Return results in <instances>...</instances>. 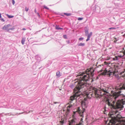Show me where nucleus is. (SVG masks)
Instances as JSON below:
<instances>
[{
  "label": "nucleus",
  "mask_w": 125,
  "mask_h": 125,
  "mask_svg": "<svg viewBox=\"0 0 125 125\" xmlns=\"http://www.w3.org/2000/svg\"><path fill=\"white\" fill-rule=\"evenodd\" d=\"M36 14H37V15L39 17H40V15H39V13L37 12Z\"/></svg>",
  "instance_id": "31"
},
{
  "label": "nucleus",
  "mask_w": 125,
  "mask_h": 125,
  "mask_svg": "<svg viewBox=\"0 0 125 125\" xmlns=\"http://www.w3.org/2000/svg\"><path fill=\"white\" fill-rule=\"evenodd\" d=\"M85 45V44L84 43H81L79 44L78 45V46H84Z\"/></svg>",
  "instance_id": "17"
},
{
  "label": "nucleus",
  "mask_w": 125,
  "mask_h": 125,
  "mask_svg": "<svg viewBox=\"0 0 125 125\" xmlns=\"http://www.w3.org/2000/svg\"><path fill=\"white\" fill-rule=\"evenodd\" d=\"M0 20L1 21L3 22H4L5 21V20L1 18H0Z\"/></svg>",
  "instance_id": "25"
},
{
  "label": "nucleus",
  "mask_w": 125,
  "mask_h": 125,
  "mask_svg": "<svg viewBox=\"0 0 125 125\" xmlns=\"http://www.w3.org/2000/svg\"><path fill=\"white\" fill-rule=\"evenodd\" d=\"M22 30L23 31H24L26 30V29L25 28H23L22 29Z\"/></svg>",
  "instance_id": "33"
},
{
  "label": "nucleus",
  "mask_w": 125,
  "mask_h": 125,
  "mask_svg": "<svg viewBox=\"0 0 125 125\" xmlns=\"http://www.w3.org/2000/svg\"><path fill=\"white\" fill-rule=\"evenodd\" d=\"M115 29V28H114V27H112V28H110L109 29V30H111V29Z\"/></svg>",
  "instance_id": "28"
},
{
  "label": "nucleus",
  "mask_w": 125,
  "mask_h": 125,
  "mask_svg": "<svg viewBox=\"0 0 125 125\" xmlns=\"http://www.w3.org/2000/svg\"><path fill=\"white\" fill-rule=\"evenodd\" d=\"M23 113H24L23 112H22V113H20L19 114H23Z\"/></svg>",
  "instance_id": "35"
},
{
  "label": "nucleus",
  "mask_w": 125,
  "mask_h": 125,
  "mask_svg": "<svg viewBox=\"0 0 125 125\" xmlns=\"http://www.w3.org/2000/svg\"><path fill=\"white\" fill-rule=\"evenodd\" d=\"M34 12H35V13H37V11H36V9H35V10H34Z\"/></svg>",
  "instance_id": "32"
},
{
  "label": "nucleus",
  "mask_w": 125,
  "mask_h": 125,
  "mask_svg": "<svg viewBox=\"0 0 125 125\" xmlns=\"http://www.w3.org/2000/svg\"><path fill=\"white\" fill-rule=\"evenodd\" d=\"M75 122V121H74V120H73V122Z\"/></svg>",
  "instance_id": "38"
},
{
  "label": "nucleus",
  "mask_w": 125,
  "mask_h": 125,
  "mask_svg": "<svg viewBox=\"0 0 125 125\" xmlns=\"http://www.w3.org/2000/svg\"><path fill=\"white\" fill-rule=\"evenodd\" d=\"M7 114H6L5 115H7Z\"/></svg>",
  "instance_id": "37"
},
{
  "label": "nucleus",
  "mask_w": 125,
  "mask_h": 125,
  "mask_svg": "<svg viewBox=\"0 0 125 125\" xmlns=\"http://www.w3.org/2000/svg\"><path fill=\"white\" fill-rule=\"evenodd\" d=\"M56 75L58 77H59L61 76L60 73L59 71H58L56 73Z\"/></svg>",
  "instance_id": "11"
},
{
  "label": "nucleus",
  "mask_w": 125,
  "mask_h": 125,
  "mask_svg": "<svg viewBox=\"0 0 125 125\" xmlns=\"http://www.w3.org/2000/svg\"><path fill=\"white\" fill-rule=\"evenodd\" d=\"M11 26V25L10 24H8L7 25H5L3 27L2 29H3L7 31H9V28Z\"/></svg>",
  "instance_id": "6"
},
{
  "label": "nucleus",
  "mask_w": 125,
  "mask_h": 125,
  "mask_svg": "<svg viewBox=\"0 0 125 125\" xmlns=\"http://www.w3.org/2000/svg\"><path fill=\"white\" fill-rule=\"evenodd\" d=\"M25 10L26 11H27L28 10V9L27 8H25Z\"/></svg>",
  "instance_id": "29"
},
{
  "label": "nucleus",
  "mask_w": 125,
  "mask_h": 125,
  "mask_svg": "<svg viewBox=\"0 0 125 125\" xmlns=\"http://www.w3.org/2000/svg\"><path fill=\"white\" fill-rule=\"evenodd\" d=\"M73 118H74V119H76L75 118H74V117H73Z\"/></svg>",
  "instance_id": "36"
},
{
  "label": "nucleus",
  "mask_w": 125,
  "mask_h": 125,
  "mask_svg": "<svg viewBox=\"0 0 125 125\" xmlns=\"http://www.w3.org/2000/svg\"><path fill=\"white\" fill-rule=\"evenodd\" d=\"M124 106L120 105H118L116 106L114 109V110L113 111V113L115 114L116 116H118L119 115L120 112L119 111L122 110H123Z\"/></svg>",
  "instance_id": "2"
},
{
  "label": "nucleus",
  "mask_w": 125,
  "mask_h": 125,
  "mask_svg": "<svg viewBox=\"0 0 125 125\" xmlns=\"http://www.w3.org/2000/svg\"><path fill=\"white\" fill-rule=\"evenodd\" d=\"M12 3L13 4V5H14L15 3V1L14 0H12Z\"/></svg>",
  "instance_id": "24"
},
{
  "label": "nucleus",
  "mask_w": 125,
  "mask_h": 125,
  "mask_svg": "<svg viewBox=\"0 0 125 125\" xmlns=\"http://www.w3.org/2000/svg\"><path fill=\"white\" fill-rule=\"evenodd\" d=\"M74 104H70L67 107V109L68 112H69L70 110L72 109L73 108V106Z\"/></svg>",
  "instance_id": "7"
},
{
  "label": "nucleus",
  "mask_w": 125,
  "mask_h": 125,
  "mask_svg": "<svg viewBox=\"0 0 125 125\" xmlns=\"http://www.w3.org/2000/svg\"><path fill=\"white\" fill-rule=\"evenodd\" d=\"M25 38H22L21 41V43L22 45H23L24 44V42L25 41Z\"/></svg>",
  "instance_id": "10"
},
{
  "label": "nucleus",
  "mask_w": 125,
  "mask_h": 125,
  "mask_svg": "<svg viewBox=\"0 0 125 125\" xmlns=\"http://www.w3.org/2000/svg\"><path fill=\"white\" fill-rule=\"evenodd\" d=\"M1 18V14L0 13V18Z\"/></svg>",
  "instance_id": "34"
},
{
  "label": "nucleus",
  "mask_w": 125,
  "mask_h": 125,
  "mask_svg": "<svg viewBox=\"0 0 125 125\" xmlns=\"http://www.w3.org/2000/svg\"><path fill=\"white\" fill-rule=\"evenodd\" d=\"M63 38L65 39L67 38V36L66 35H64L63 36Z\"/></svg>",
  "instance_id": "20"
},
{
  "label": "nucleus",
  "mask_w": 125,
  "mask_h": 125,
  "mask_svg": "<svg viewBox=\"0 0 125 125\" xmlns=\"http://www.w3.org/2000/svg\"><path fill=\"white\" fill-rule=\"evenodd\" d=\"M43 7L44 8L47 10H48L49 9L47 7H46L45 5L43 6Z\"/></svg>",
  "instance_id": "21"
},
{
  "label": "nucleus",
  "mask_w": 125,
  "mask_h": 125,
  "mask_svg": "<svg viewBox=\"0 0 125 125\" xmlns=\"http://www.w3.org/2000/svg\"><path fill=\"white\" fill-rule=\"evenodd\" d=\"M18 106L19 107H14L13 109L15 110H20L22 109H24V105L22 104H21V103L19 102L18 104Z\"/></svg>",
  "instance_id": "5"
},
{
  "label": "nucleus",
  "mask_w": 125,
  "mask_h": 125,
  "mask_svg": "<svg viewBox=\"0 0 125 125\" xmlns=\"http://www.w3.org/2000/svg\"><path fill=\"white\" fill-rule=\"evenodd\" d=\"M66 42L67 43L69 44L70 42V41L69 40H68L66 41Z\"/></svg>",
  "instance_id": "30"
},
{
  "label": "nucleus",
  "mask_w": 125,
  "mask_h": 125,
  "mask_svg": "<svg viewBox=\"0 0 125 125\" xmlns=\"http://www.w3.org/2000/svg\"><path fill=\"white\" fill-rule=\"evenodd\" d=\"M55 28L57 30H63V28L59 27L58 26H57V25L56 26Z\"/></svg>",
  "instance_id": "12"
},
{
  "label": "nucleus",
  "mask_w": 125,
  "mask_h": 125,
  "mask_svg": "<svg viewBox=\"0 0 125 125\" xmlns=\"http://www.w3.org/2000/svg\"><path fill=\"white\" fill-rule=\"evenodd\" d=\"M36 59L38 60H40L41 59V58L40 57H38V56L36 55L35 56Z\"/></svg>",
  "instance_id": "15"
},
{
  "label": "nucleus",
  "mask_w": 125,
  "mask_h": 125,
  "mask_svg": "<svg viewBox=\"0 0 125 125\" xmlns=\"http://www.w3.org/2000/svg\"><path fill=\"white\" fill-rule=\"evenodd\" d=\"M14 27H13L12 28H10H10H9V31L10 30H14Z\"/></svg>",
  "instance_id": "23"
},
{
  "label": "nucleus",
  "mask_w": 125,
  "mask_h": 125,
  "mask_svg": "<svg viewBox=\"0 0 125 125\" xmlns=\"http://www.w3.org/2000/svg\"><path fill=\"white\" fill-rule=\"evenodd\" d=\"M108 104L109 106H110L112 107H113L114 106V104H113L110 103H108Z\"/></svg>",
  "instance_id": "18"
},
{
  "label": "nucleus",
  "mask_w": 125,
  "mask_h": 125,
  "mask_svg": "<svg viewBox=\"0 0 125 125\" xmlns=\"http://www.w3.org/2000/svg\"><path fill=\"white\" fill-rule=\"evenodd\" d=\"M62 16H64L63 15H62Z\"/></svg>",
  "instance_id": "40"
},
{
  "label": "nucleus",
  "mask_w": 125,
  "mask_h": 125,
  "mask_svg": "<svg viewBox=\"0 0 125 125\" xmlns=\"http://www.w3.org/2000/svg\"><path fill=\"white\" fill-rule=\"evenodd\" d=\"M64 15H66L67 16H70L71 15V13H64Z\"/></svg>",
  "instance_id": "16"
},
{
  "label": "nucleus",
  "mask_w": 125,
  "mask_h": 125,
  "mask_svg": "<svg viewBox=\"0 0 125 125\" xmlns=\"http://www.w3.org/2000/svg\"><path fill=\"white\" fill-rule=\"evenodd\" d=\"M82 107L83 110L82 111H81V112H82V113H83L85 110V108H84L86 107V105H85L84 104H82Z\"/></svg>",
  "instance_id": "9"
},
{
  "label": "nucleus",
  "mask_w": 125,
  "mask_h": 125,
  "mask_svg": "<svg viewBox=\"0 0 125 125\" xmlns=\"http://www.w3.org/2000/svg\"><path fill=\"white\" fill-rule=\"evenodd\" d=\"M83 38L82 37L80 38L79 39V40H83Z\"/></svg>",
  "instance_id": "26"
},
{
  "label": "nucleus",
  "mask_w": 125,
  "mask_h": 125,
  "mask_svg": "<svg viewBox=\"0 0 125 125\" xmlns=\"http://www.w3.org/2000/svg\"><path fill=\"white\" fill-rule=\"evenodd\" d=\"M113 59L114 61H117L119 60V58H118L117 56H115V58H113Z\"/></svg>",
  "instance_id": "13"
},
{
  "label": "nucleus",
  "mask_w": 125,
  "mask_h": 125,
  "mask_svg": "<svg viewBox=\"0 0 125 125\" xmlns=\"http://www.w3.org/2000/svg\"><path fill=\"white\" fill-rule=\"evenodd\" d=\"M116 90H121L122 89H125V83L122 86H116L115 87Z\"/></svg>",
  "instance_id": "4"
},
{
  "label": "nucleus",
  "mask_w": 125,
  "mask_h": 125,
  "mask_svg": "<svg viewBox=\"0 0 125 125\" xmlns=\"http://www.w3.org/2000/svg\"><path fill=\"white\" fill-rule=\"evenodd\" d=\"M85 32L86 34H88V30H86L85 31Z\"/></svg>",
  "instance_id": "22"
},
{
  "label": "nucleus",
  "mask_w": 125,
  "mask_h": 125,
  "mask_svg": "<svg viewBox=\"0 0 125 125\" xmlns=\"http://www.w3.org/2000/svg\"><path fill=\"white\" fill-rule=\"evenodd\" d=\"M94 71L93 69L88 70L86 73L83 72L79 73L77 77V81L74 83L71 84L69 87L73 90L74 94L71 95L70 97V103L71 104L73 103V101L75 100H78L80 95L82 94L84 91H82L88 87L89 84L86 82H88L92 83L96 80L95 79H93L94 75Z\"/></svg>",
  "instance_id": "1"
},
{
  "label": "nucleus",
  "mask_w": 125,
  "mask_h": 125,
  "mask_svg": "<svg viewBox=\"0 0 125 125\" xmlns=\"http://www.w3.org/2000/svg\"><path fill=\"white\" fill-rule=\"evenodd\" d=\"M109 75H110V74H109Z\"/></svg>",
  "instance_id": "39"
},
{
  "label": "nucleus",
  "mask_w": 125,
  "mask_h": 125,
  "mask_svg": "<svg viewBox=\"0 0 125 125\" xmlns=\"http://www.w3.org/2000/svg\"><path fill=\"white\" fill-rule=\"evenodd\" d=\"M54 103L55 104H59L60 103V102H54Z\"/></svg>",
  "instance_id": "27"
},
{
  "label": "nucleus",
  "mask_w": 125,
  "mask_h": 125,
  "mask_svg": "<svg viewBox=\"0 0 125 125\" xmlns=\"http://www.w3.org/2000/svg\"><path fill=\"white\" fill-rule=\"evenodd\" d=\"M92 32H91L88 34L87 36V39L86 40V41L87 42L90 40V38L91 36L92 35Z\"/></svg>",
  "instance_id": "8"
},
{
  "label": "nucleus",
  "mask_w": 125,
  "mask_h": 125,
  "mask_svg": "<svg viewBox=\"0 0 125 125\" xmlns=\"http://www.w3.org/2000/svg\"><path fill=\"white\" fill-rule=\"evenodd\" d=\"M121 92L120 91H119L118 92H117V93H118V94H115V99L116 100L117 98H118L120 96H122V99L121 100V101L123 102V104L125 103V96L123 95L122 94L121 95Z\"/></svg>",
  "instance_id": "3"
},
{
  "label": "nucleus",
  "mask_w": 125,
  "mask_h": 125,
  "mask_svg": "<svg viewBox=\"0 0 125 125\" xmlns=\"http://www.w3.org/2000/svg\"><path fill=\"white\" fill-rule=\"evenodd\" d=\"M6 15L9 18H12L14 17V16H11L10 15H9L8 14H7Z\"/></svg>",
  "instance_id": "14"
},
{
  "label": "nucleus",
  "mask_w": 125,
  "mask_h": 125,
  "mask_svg": "<svg viewBox=\"0 0 125 125\" xmlns=\"http://www.w3.org/2000/svg\"><path fill=\"white\" fill-rule=\"evenodd\" d=\"M83 19V18H78V20L79 21H81Z\"/></svg>",
  "instance_id": "19"
}]
</instances>
